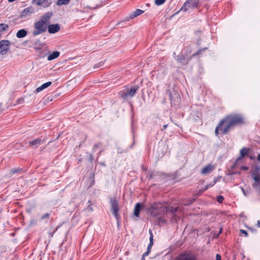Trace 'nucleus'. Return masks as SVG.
Here are the masks:
<instances>
[{
	"label": "nucleus",
	"mask_w": 260,
	"mask_h": 260,
	"mask_svg": "<svg viewBox=\"0 0 260 260\" xmlns=\"http://www.w3.org/2000/svg\"><path fill=\"white\" fill-rule=\"evenodd\" d=\"M179 208L178 207H167V213L168 212L172 214L171 218L175 220H177L180 217L176 215V212L179 210Z\"/></svg>",
	"instance_id": "14"
},
{
	"label": "nucleus",
	"mask_w": 260,
	"mask_h": 260,
	"mask_svg": "<svg viewBox=\"0 0 260 260\" xmlns=\"http://www.w3.org/2000/svg\"><path fill=\"white\" fill-rule=\"evenodd\" d=\"M61 226V225H58L56 226L55 232L57 231L58 229Z\"/></svg>",
	"instance_id": "56"
},
{
	"label": "nucleus",
	"mask_w": 260,
	"mask_h": 260,
	"mask_svg": "<svg viewBox=\"0 0 260 260\" xmlns=\"http://www.w3.org/2000/svg\"><path fill=\"white\" fill-rule=\"evenodd\" d=\"M149 233L150 234V238H149L150 243L149 244V246L152 247V245H153V235L152 232L151 230H149Z\"/></svg>",
	"instance_id": "33"
},
{
	"label": "nucleus",
	"mask_w": 260,
	"mask_h": 260,
	"mask_svg": "<svg viewBox=\"0 0 260 260\" xmlns=\"http://www.w3.org/2000/svg\"><path fill=\"white\" fill-rule=\"evenodd\" d=\"M176 60L178 62V63H180L182 66H186L188 62L190 61L192 58L191 56L188 58H186L184 55L182 54H180L178 55H177L174 57Z\"/></svg>",
	"instance_id": "8"
},
{
	"label": "nucleus",
	"mask_w": 260,
	"mask_h": 260,
	"mask_svg": "<svg viewBox=\"0 0 260 260\" xmlns=\"http://www.w3.org/2000/svg\"><path fill=\"white\" fill-rule=\"evenodd\" d=\"M128 21H125V19L119 22L116 25H120V26L124 27V25L125 24V22H127Z\"/></svg>",
	"instance_id": "41"
},
{
	"label": "nucleus",
	"mask_w": 260,
	"mask_h": 260,
	"mask_svg": "<svg viewBox=\"0 0 260 260\" xmlns=\"http://www.w3.org/2000/svg\"><path fill=\"white\" fill-rule=\"evenodd\" d=\"M46 141L45 139L38 138L34 139L32 141L28 142L29 147L32 148H37L39 147L41 144H43Z\"/></svg>",
	"instance_id": "10"
},
{
	"label": "nucleus",
	"mask_w": 260,
	"mask_h": 260,
	"mask_svg": "<svg viewBox=\"0 0 260 260\" xmlns=\"http://www.w3.org/2000/svg\"><path fill=\"white\" fill-rule=\"evenodd\" d=\"M200 44H201V40H199L197 41V45H198V46H200Z\"/></svg>",
	"instance_id": "58"
},
{
	"label": "nucleus",
	"mask_w": 260,
	"mask_h": 260,
	"mask_svg": "<svg viewBox=\"0 0 260 260\" xmlns=\"http://www.w3.org/2000/svg\"><path fill=\"white\" fill-rule=\"evenodd\" d=\"M144 13V11L137 9L132 12L128 16L125 18V21H129L130 19H134Z\"/></svg>",
	"instance_id": "15"
},
{
	"label": "nucleus",
	"mask_w": 260,
	"mask_h": 260,
	"mask_svg": "<svg viewBox=\"0 0 260 260\" xmlns=\"http://www.w3.org/2000/svg\"><path fill=\"white\" fill-rule=\"evenodd\" d=\"M32 3L38 6H42L44 8L49 7L52 4L50 0H32Z\"/></svg>",
	"instance_id": "13"
},
{
	"label": "nucleus",
	"mask_w": 260,
	"mask_h": 260,
	"mask_svg": "<svg viewBox=\"0 0 260 260\" xmlns=\"http://www.w3.org/2000/svg\"><path fill=\"white\" fill-rule=\"evenodd\" d=\"M154 176L155 175L152 172H149L147 174V177L149 180L152 179Z\"/></svg>",
	"instance_id": "40"
},
{
	"label": "nucleus",
	"mask_w": 260,
	"mask_h": 260,
	"mask_svg": "<svg viewBox=\"0 0 260 260\" xmlns=\"http://www.w3.org/2000/svg\"><path fill=\"white\" fill-rule=\"evenodd\" d=\"M198 196H197V193L194 195V197L191 198L190 199V203L189 204H191L192 203H193L197 199V197Z\"/></svg>",
	"instance_id": "43"
},
{
	"label": "nucleus",
	"mask_w": 260,
	"mask_h": 260,
	"mask_svg": "<svg viewBox=\"0 0 260 260\" xmlns=\"http://www.w3.org/2000/svg\"><path fill=\"white\" fill-rule=\"evenodd\" d=\"M241 169L242 170L247 171V170H248V167H247V166H243L241 167Z\"/></svg>",
	"instance_id": "48"
},
{
	"label": "nucleus",
	"mask_w": 260,
	"mask_h": 260,
	"mask_svg": "<svg viewBox=\"0 0 260 260\" xmlns=\"http://www.w3.org/2000/svg\"><path fill=\"white\" fill-rule=\"evenodd\" d=\"M257 159L260 162V153L258 154Z\"/></svg>",
	"instance_id": "59"
},
{
	"label": "nucleus",
	"mask_w": 260,
	"mask_h": 260,
	"mask_svg": "<svg viewBox=\"0 0 260 260\" xmlns=\"http://www.w3.org/2000/svg\"><path fill=\"white\" fill-rule=\"evenodd\" d=\"M104 63L103 61H101L99 63H97L93 66V68L94 69L99 68L101 67L102 66H103Z\"/></svg>",
	"instance_id": "39"
},
{
	"label": "nucleus",
	"mask_w": 260,
	"mask_h": 260,
	"mask_svg": "<svg viewBox=\"0 0 260 260\" xmlns=\"http://www.w3.org/2000/svg\"><path fill=\"white\" fill-rule=\"evenodd\" d=\"M168 127V124H165L163 125V127L162 128H161V131H164V129H165L166 128H167V127Z\"/></svg>",
	"instance_id": "50"
},
{
	"label": "nucleus",
	"mask_w": 260,
	"mask_h": 260,
	"mask_svg": "<svg viewBox=\"0 0 260 260\" xmlns=\"http://www.w3.org/2000/svg\"><path fill=\"white\" fill-rule=\"evenodd\" d=\"M23 101V99H19L17 100V103L18 104H21L22 103V102Z\"/></svg>",
	"instance_id": "49"
},
{
	"label": "nucleus",
	"mask_w": 260,
	"mask_h": 260,
	"mask_svg": "<svg viewBox=\"0 0 260 260\" xmlns=\"http://www.w3.org/2000/svg\"><path fill=\"white\" fill-rule=\"evenodd\" d=\"M222 233V228H220L219 231V232H218V235L221 234V233Z\"/></svg>",
	"instance_id": "55"
},
{
	"label": "nucleus",
	"mask_w": 260,
	"mask_h": 260,
	"mask_svg": "<svg viewBox=\"0 0 260 260\" xmlns=\"http://www.w3.org/2000/svg\"><path fill=\"white\" fill-rule=\"evenodd\" d=\"M200 0H187L179 11L186 12L189 9H194L198 7Z\"/></svg>",
	"instance_id": "6"
},
{
	"label": "nucleus",
	"mask_w": 260,
	"mask_h": 260,
	"mask_svg": "<svg viewBox=\"0 0 260 260\" xmlns=\"http://www.w3.org/2000/svg\"><path fill=\"white\" fill-rule=\"evenodd\" d=\"M27 31L25 29H21L19 30L16 33V37L18 38H23L26 36Z\"/></svg>",
	"instance_id": "21"
},
{
	"label": "nucleus",
	"mask_w": 260,
	"mask_h": 260,
	"mask_svg": "<svg viewBox=\"0 0 260 260\" xmlns=\"http://www.w3.org/2000/svg\"><path fill=\"white\" fill-rule=\"evenodd\" d=\"M10 41L6 40H2L0 41V49L6 46H10Z\"/></svg>",
	"instance_id": "31"
},
{
	"label": "nucleus",
	"mask_w": 260,
	"mask_h": 260,
	"mask_svg": "<svg viewBox=\"0 0 260 260\" xmlns=\"http://www.w3.org/2000/svg\"><path fill=\"white\" fill-rule=\"evenodd\" d=\"M219 179L218 178H215L213 181L216 180V182L218 181Z\"/></svg>",
	"instance_id": "61"
},
{
	"label": "nucleus",
	"mask_w": 260,
	"mask_h": 260,
	"mask_svg": "<svg viewBox=\"0 0 260 260\" xmlns=\"http://www.w3.org/2000/svg\"><path fill=\"white\" fill-rule=\"evenodd\" d=\"M143 207V205L141 203H137L135 206L134 209V215L138 217L140 215V212Z\"/></svg>",
	"instance_id": "18"
},
{
	"label": "nucleus",
	"mask_w": 260,
	"mask_h": 260,
	"mask_svg": "<svg viewBox=\"0 0 260 260\" xmlns=\"http://www.w3.org/2000/svg\"><path fill=\"white\" fill-rule=\"evenodd\" d=\"M35 13L34 8L31 7H28L21 11L19 16L20 19H23L29 17L32 14Z\"/></svg>",
	"instance_id": "9"
},
{
	"label": "nucleus",
	"mask_w": 260,
	"mask_h": 260,
	"mask_svg": "<svg viewBox=\"0 0 260 260\" xmlns=\"http://www.w3.org/2000/svg\"><path fill=\"white\" fill-rule=\"evenodd\" d=\"M249 158H250V159L253 160V159H254L255 157L253 156L250 155V156H249Z\"/></svg>",
	"instance_id": "57"
},
{
	"label": "nucleus",
	"mask_w": 260,
	"mask_h": 260,
	"mask_svg": "<svg viewBox=\"0 0 260 260\" xmlns=\"http://www.w3.org/2000/svg\"><path fill=\"white\" fill-rule=\"evenodd\" d=\"M139 88V86L138 85H135L133 87H131L130 89H128L127 91L128 92V94L129 96L132 98L133 97L138 90Z\"/></svg>",
	"instance_id": "20"
},
{
	"label": "nucleus",
	"mask_w": 260,
	"mask_h": 260,
	"mask_svg": "<svg viewBox=\"0 0 260 260\" xmlns=\"http://www.w3.org/2000/svg\"><path fill=\"white\" fill-rule=\"evenodd\" d=\"M141 168H142V169L143 171H146L147 170V168H145L144 166L143 165L141 166Z\"/></svg>",
	"instance_id": "52"
},
{
	"label": "nucleus",
	"mask_w": 260,
	"mask_h": 260,
	"mask_svg": "<svg viewBox=\"0 0 260 260\" xmlns=\"http://www.w3.org/2000/svg\"><path fill=\"white\" fill-rule=\"evenodd\" d=\"M34 29L32 31V35L34 37L45 32L47 30V25L40 22L39 20L34 23Z\"/></svg>",
	"instance_id": "5"
},
{
	"label": "nucleus",
	"mask_w": 260,
	"mask_h": 260,
	"mask_svg": "<svg viewBox=\"0 0 260 260\" xmlns=\"http://www.w3.org/2000/svg\"><path fill=\"white\" fill-rule=\"evenodd\" d=\"M243 123L244 119L241 115L237 114L228 115L220 121L215 128V134L216 136H218L219 134V131H220L221 134L226 135L231 127Z\"/></svg>",
	"instance_id": "1"
},
{
	"label": "nucleus",
	"mask_w": 260,
	"mask_h": 260,
	"mask_svg": "<svg viewBox=\"0 0 260 260\" xmlns=\"http://www.w3.org/2000/svg\"><path fill=\"white\" fill-rule=\"evenodd\" d=\"M240 232H241V233L244 234L245 237H247L248 236V234L247 232L244 230H241Z\"/></svg>",
	"instance_id": "44"
},
{
	"label": "nucleus",
	"mask_w": 260,
	"mask_h": 260,
	"mask_svg": "<svg viewBox=\"0 0 260 260\" xmlns=\"http://www.w3.org/2000/svg\"><path fill=\"white\" fill-rule=\"evenodd\" d=\"M248 149L245 147L241 149L240 150V155L238 158H237V161H239V160L244 157L245 155L248 153Z\"/></svg>",
	"instance_id": "25"
},
{
	"label": "nucleus",
	"mask_w": 260,
	"mask_h": 260,
	"mask_svg": "<svg viewBox=\"0 0 260 260\" xmlns=\"http://www.w3.org/2000/svg\"><path fill=\"white\" fill-rule=\"evenodd\" d=\"M60 29V25L58 23L47 25V30L49 34H55Z\"/></svg>",
	"instance_id": "12"
},
{
	"label": "nucleus",
	"mask_w": 260,
	"mask_h": 260,
	"mask_svg": "<svg viewBox=\"0 0 260 260\" xmlns=\"http://www.w3.org/2000/svg\"><path fill=\"white\" fill-rule=\"evenodd\" d=\"M109 203L111 206L110 211L115 217L117 224H119L121 220V216L119 213L120 209L119 207L118 201L115 197H110Z\"/></svg>",
	"instance_id": "3"
},
{
	"label": "nucleus",
	"mask_w": 260,
	"mask_h": 260,
	"mask_svg": "<svg viewBox=\"0 0 260 260\" xmlns=\"http://www.w3.org/2000/svg\"><path fill=\"white\" fill-rule=\"evenodd\" d=\"M51 84H52V82H50V81L46 82V83L43 84L41 86L38 87L36 89V92H40V91H41L43 89L48 87Z\"/></svg>",
	"instance_id": "22"
},
{
	"label": "nucleus",
	"mask_w": 260,
	"mask_h": 260,
	"mask_svg": "<svg viewBox=\"0 0 260 260\" xmlns=\"http://www.w3.org/2000/svg\"><path fill=\"white\" fill-rule=\"evenodd\" d=\"M141 260H145V257H143V255H142V256Z\"/></svg>",
	"instance_id": "64"
},
{
	"label": "nucleus",
	"mask_w": 260,
	"mask_h": 260,
	"mask_svg": "<svg viewBox=\"0 0 260 260\" xmlns=\"http://www.w3.org/2000/svg\"><path fill=\"white\" fill-rule=\"evenodd\" d=\"M201 117V113L198 110L192 109L190 115V118L192 119L195 121H197Z\"/></svg>",
	"instance_id": "17"
},
{
	"label": "nucleus",
	"mask_w": 260,
	"mask_h": 260,
	"mask_svg": "<svg viewBox=\"0 0 260 260\" xmlns=\"http://www.w3.org/2000/svg\"><path fill=\"white\" fill-rule=\"evenodd\" d=\"M150 251L147 250L145 252H144L143 253V254L142 255L143 256V257H145V256L148 255L150 253Z\"/></svg>",
	"instance_id": "47"
},
{
	"label": "nucleus",
	"mask_w": 260,
	"mask_h": 260,
	"mask_svg": "<svg viewBox=\"0 0 260 260\" xmlns=\"http://www.w3.org/2000/svg\"><path fill=\"white\" fill-rule=\"evenodd\" d=\"M50 214L49 213H46L42 216L41 219L43 220L45 219H47V220L46 221V222H47L48 221V219L50 217Z\"/></svg>",
	"instance_id": "37"
},
{
	"label": "nucleus",
	"mask_w": 260,
	"mask_h": 260,
	"mask_svg": "<svg viewBox=\"0 0 260 260\" xmlns=\"http://www.w3.org/2000/svg\"><path fill=\"white\" fill-rule=\"evenodd\" d=\"M119 95L120 97H121L123 99H126L128 96H129V95L128 94L127 91H121L119 93Z\"/></svg>",
	"instance_id": "32"
},
{
	"label": "nucleus",
	"mask_w": 260,
	"mask_h": 260,
	"mask_svg": "<svg viewBox=\"0 0 260 260\" xmlns=\"http://www.w3.org/2000/svg\"><path fill=\"white\" fill-rule=\"evenodd\" d=\"M55 232L54 231V232H53L52 233H49L50 235L51 236V237H53V235L54 234Z\"/></svg>",
	"instance_id": "62"
},
{
	"label": "nucleus",
	"mask_w": 260,
	"mask_h": 260,
	"mask_svg": "<svg viewBox=\"0 0 260 260\" xmlns=\"http://www.w3.org/2000/svg\"><path fill=\"white\" fill-rule=\"evenodd\" d=\"M166 1V0H155L154 3L155 5L160 6L164 4Z\"/></svg>",
	"instance_id": "35"
},
{
	"label": "nucleus",
	"mask_w": 260,
	"mask_h": 260,
	"mask_svg": "<svg viewBox=\"0 0 260 260\" xmlns=\"http://www.w3.org/2000/svg\"><path fill=\"white\" fill-rule=\"evenodd\" d=\"M88 154V155L89 156V160L90 162H91L93 160V157L92 156V155L90 153H87Z\"/></svg>",
	"instance_id": "45"
},
{
	"label": "nucleus",
	"mask_w": 260,
	"mask_h": 260,
	"mask_svg": "<svg viewBox=\"0 0 260 260\" xmlns=\"http://www.w3.org/2000/svg\"><path fill=\"white\" fill-rule=\"evenodd\" d=\"M21 169H20V168H15V169H13L11 170V173L13 175V174H15L16 173H19L21 171Z\"/></svg>",
	"instance_id": "36"
},
{
	"label": "nucleus",
	"mask_w": 260,
	"mask_h": 260,
	"mask_svg": "<svg viewBox=\"0 0 260 260\" xmlns=\"http://www.w3.org/2000/svg\"><path fill=\"white\" fill-rule=\"evenodd\" d=\"M216 260H221V255L219 254H216Z\"/></svg>",
	"instance_id": "46"
},
{
	"label": "nucleus",
	"mask_w": 260,
	"mask_h": 260,
	"mask_svg": "<svg viewBox=\"0 0 260 260\" xmlns=\"http://www.w3.org/2000/svg\"><path fill=\"white\" fill-rule=\"evenodd\" d=\"M71 0H57L56 2V5L58 6H60L61 5H68Z\"/></svg>",
	"instance_id": "28"
},
{
	"label": "nucleus",
	"mask_w": 260,
	"mask_h": 260,
	"mask_svg": "<svg viewBox=\"0 0 260 260\" xmlns=\"http://www.w3.org/2000/svg\"><path fill=\"white\" fill-rule=\"evenodd\" d=\"M256 225H257V226L258 228H260V221L259 220H258L257 221V224Z\"/></svg>",
	"instance_id": "54"
},
{
	"label": "nucleus",
	"mask_w": 260,
	"mask_h": 260,
	"mask_svg": "<svg viewBox=\"0 0 260 260\" xmlns=\"http://www.w3.org/2000/svg\"><path fill=\"white\" fill-rule=\"evenodd\" d=\"M102 143L99 142L97 144H95L93 147V151L95 152L96 151V148H98L100 145H101Z\"/></svg>",
	"instance_id": "42"
},
{
	"label": "nucleus",
	"mask_w": 260,
	"mask_h": 260,
	"mask_svg": "<svg viewBox=\"0 0 260 260\" xmlns=\"http://www.w3.org/2000/svg\"><path fill=\"white\" fill-rule=\"evenodd\" d=\"M242 190L244 196L246 197L248 196L251 193V189L250 188H248L245 190L242 188Z\"/></svg>",
	"instance_id": "34"
},
{
	"label": "nucleus",
	"mask_w": 260,
	"mask_h": 260,
	"mask_svg": "<svg viewBox=\"0 0 260 260\" xmlns=\"http://www.w3.org/2000/svg\"><path fill=\"white\" fill-rule=\"evenodd\" d=\"M237 161L236 160V161L233 164V167H232L233 168H234L236 166V164H237Z\"/></svg>",
	"instance_id": "63"
},
{
	"label": "nucleus",
	"mask_w": 260,
	"mask_h": 260,
	"mask_svg": "<svg viewBox=\"0 0 260 260\" xmlns=\"http://www.w3.org/2000/svg\"><path fill=\"white\" fill-rule=\"evenodd\" d=\"M252 176L254 181L252 187L260 191V174L253 175Z\"/></svg>",
	"instance_id": "16"
},
{
	"label": "nucleus",
	"mask_w": 260,
	"mask_h": 260,
	"mask_svg": "<svg viewBox=\"0 0 260 260\" xmlns=\"http://www.w3.org/2000/svg\"><path fill=\"white\" fill-rule=\"evenodd\" d=\"M216 183V180L213 181L211 183L207 184L205 187L201 189L198 192H197V196H200L205 191L207 190L209 188L213 186Z\"/></svg>",
	"instance_id": "19"
},
{
	"label": "nucleus",
	"mask_w": 260,
	"mask_h": 260,
	"mask_svg": "<svg viewBox=\"0 0 260 260\" xmlns=\"http://www.w3.org/2000/svg\"><path fill=\"white\" fill-rule=\"evenodd\" d=\"M151 247H152L151 246H149V245H148L147 248V250L151 251Z\"/></svg>",
	"instance_id": "53"
},
{
	"label": "nucleus",
	"mask_w": 260,
	"mask_h": 260,
	"mask_svg": "<svg viewBox=\"0 0 260 260\" xmlns=\"http://www.w3.org/2000/svg\"><path fill=\"white\" fill-rule=\"evenodd\" d=\"M174 260H197V259L191 252L184 251L179 253Z\"/></svg>",
	"instance_id": "7"
},
{
	"label": "nucleus",
	"mask_w": 260,
	"mask_h": 260,
	"mask_svg": "<svg viewBox=\"0 0 260 260\" xmlns=\"http://www.w3.org/2000/svg\"><path fill=\"white\" fill-rule=\"evenodd\" d=\"M160 216H158L157 219H156V222H157V224L159 225L160 223H165L166 220V219L164 218V215H159Z\"/></svg>",
	"instance_id": "30"
},
{
	"label": "nucleus",
	"mask_w": 260,
	"mask_h": 260,
	"mask_svg": "<svg viewBox=\"0 0 260 260\" xmlns=\"http://www.w3.org/2000/svg\"><path fill=\"white\" fill-rule=\"evenodd\" d=\"M52 16V12H47L42 15L39 20L46 25H48L49 21Z\"/></svg>",
	"instance_id": "11"
},
{
	"label": "nucleus",
	"mask_w": 260,
	"mask_h": 260,
	"mask_svg": "<svg viewBox=\"0 0 260 260\" xmlns=\"http://www.w3.org/2000/svg\"><path fill=\"white\" fill-rule=\"evenodd\" d=\"M216 200L218 203H222L224 200V198L222 196H218L216 198Z\"/></svg>",
	"instance_id": "38"
},
{
	"label": "nucleus",
	"mask_w": 260,
	"mask_h": 260,
	"mask_svg": "<svg viewBox=\"0 0 260 260\" xmlns=\"http://www.w3.org/2000/svg\"><path fill=\"white\" fill-rule=\"evenodd\" d=\"M87 209L89 210H90V211H92V208L91 207H90V206H89L88 207H87Z\"/></svg>",
	"instance_id": "60"
},
{
	"label": "nucleus",
	"mask_w": 260,
	"mask_h": 260,
	"mask_svg": "<svg viewBox=\"0 0 260 260\" xmlns=\"http://www.w3.org/2000/svg\"><path fill=\"white\" fill-rule=\"evenodd\" d=\"M60 54V52L58 51H54L48 56L47 59L52 60L57 58Z\"/></svg>",
	"instance_id": "24"
},
{
	"label": "nucleus",
	"mask_w": 260,
	"mask_h": 260,
	"mask_svg": "<svg viewBox=\"0 0 260 260\" xmlns=\"http://www.w3.org/2000/svg\"><path fill=\"white\" fill-rule=\"evenodd\" d=\"M213 169V167L211 165H208L204 167L201 171L203 174H206L210 173Z\"/></svg>",
	"instance_id": "26"
},
{
	"label": "nucleus",
	"mask_w": 260,
	"mask_h": 260,
	"mask_svg": "<svg viewBox=\"0 0 260 260\" xmlns=\"http://www.w3.org/2000/svg\"><path fill=\"white\" fill-rule=\"evenodd\" d=\"M152 216L158 217L167 214V207H164L160 202H155L151 204L147 210Z\"/></svg>",
	"instance_id": "2"
},
{
	"label": "nucleus",
	"mask_w": 260,
	"mask_h": 260,
	"mask_svg": "<svg viewBox=\"0 0 260 260\" xmlns=\"http://www.w3.org/2000/svg\"><path fill=\"white\" fill-rule=\"evenodd\" d=\"M208 49V47H204L203 48L198 50L196 53H193L191 55L192 58L195 57L197 56H199L200 55L202 54L203 52L205 51Z\"/></svg>",
	"instance_id": "27"
},
{
	"label": "nucleus",
	"mask_w": 260,
	"mask_h": 260,
	"mask_svg": "<svg viewBox=\"0 0 260 260\" xmlns=\"http://www.w3.org/2000/svg\"><path fill=\"white\" fill-rule=\"evenodd\" d=\"M166 93L169 95L171 106L176 108L178 107L181 102V98L179 92L174 89H167Z\"/></svg>",
	"instance_id": "4"
},
{
	"label": "nucleus",
	"mask_w": 260,
	"mask_h": 260,
	"mask_svg": "<svg viewBox=\"0 0 260 260\" xmlns=\"http://www.w3.org/2000/svg\"><path fill=\"white\" fill-rule=\"evenodd\" d=\"M10 50V46H6L1 49L0 54L2 55L7 54L8 51Z\"/></svg>",
	"instance_id": "29"
},
{
	"label": "nucleus",
	"mask_w": 260,
	"mask_h": 260,
	"mask_svg": "<svg viewBox=\"0 0 260 260\" xmlns=\"http://www.w3.org/2000/svg\"><path fill=\"white\" fill-rule=\"evenodd\" d=\"M259 172H260V166L258 164H255L254 166L252 167V169L250 171L251 175L259 174Z\"/></svg>",
	"instance_id": "23"
},
{
	"label": "nucleus",
	"mask_w": 260,
	"mask_h": 260,
	"mask_svg": "<svg viewBox=\"0 0 260 260\" xmlns=\"http://www.w3.org/2000/svg\"><path fill=\"white\" fill-rule=\"evenodd\" d=\"M135 140H134V141H133V142L132 144L129 146V148H133V146L135 145Z\"/></svg>",
	"instance_id": "51"
}]
</instances>
